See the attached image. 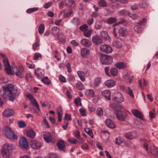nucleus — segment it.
I'll return each instance as SVG.
<instances>
[{"label":"nucleus","mask_w":158,"mask_h":158,"mask_svg":"<svg viewBox=\"0 0 158 158\" xmlns=\"http://www.w3.org/2000/svg\"><path fill=\"white\" fill-rule=\"evenodd\" d=\"M3 62L4 64L5 71L8 74H11L12 73V71L7 58H4L3 60Z\"/></svg>","instance_id":"6e6552de"},{"label":"nucleus","mask_w":158,"mask_h":158,"mask_svg":"<svg viewBox=\"0 0 158 158\" xmlns=\"http://www.w3.org/2000/svg\"><path fill=\"white\" fill-rule=\"evenodd\" d=\"M102 82L101 78L98 77L96 78L94 80L93 85L95 87H98Z\"/></svg>","instance_id":"bb28decb"},{"label":"nucleus","mask_w":158,"mask_h":158,"mask_svg":"<svg viewBox=\"0 0 158 158\" xmlns=\"http://www.w3.org/2000/svg\"><path fill=\"white\" fill-rule=\"evenodd\" d=\"M138 82L139 86L142 89H143V86H146L148 85L147 81L144 78L140 79Z\"/></svg>","instance_id":"412c9836"},{"label":"nucleus","mask_w":158,"mask_h":158,"mask_svg":"<svg viewBox=\"0 0 158 158\" xmlns=\"http://www.w3.org/2000/svg\"><path fill=\"white\" fill-rule=\"evenodd\" d=\"M80 42L83 46L88 48L89 47L92 45L91 41L86 39H82Z\"/></svg>","instance_id":"dca6fc26"},{"label":"nucleus","mask_w":158,"mask_h":158,"mask_svg":"<svg viewBox=\"0 0 158 158\" xmlns=\"http://www.w3.org/2000/svg\"><path fill=\"white\" fill-rule=\"evenodd\" d=\"M79 110L82 116H85L86 115V111L83 108H81Z\"/></svg>","instance_id":"e2e57ef3"},{"label":"nucleus","mask_w":158,"mask_h":158,"mask_svg":"<svg viewBox=\"0 0 158 158\" xmlns=\"http://www.w3.org/2000/svg\"><path fill=\"white\" fill-rule=\"evenodd\" d=\"M3 131L6 137L11 140H14L17 139V136L14 133L11 129L8 127H5Z\"/></svg>","instance_id":"20e7f679"},{"label":"nucleus","mask_w":158,"mask_h":158,"mask_svg":"<svg viewBox=\"0 0 158 158\" xmlns=\"http://www.w3.org/2000/svg\"><path fill=\"white\" fill-rule=\"evenodd\" d=\"M65 3L66 6L68 7H74L75 6L74 1L73 0H65Z\"/></svg>","instance_id":"a878e982"},{"label":"nucleus","mask_w":158,"mask_h":158,"mask_svg":"<svg viewBox=\"0 0 158 158\" xmlns=\"http://www.w3.org/2000/svg\"><path fill=\"white\" fill-rule=\"evenodd\" d=\"M85 131L88 135L90 136L92 138H94V135L92 131L89 128L85 129Z\"/></svg>","instance_id":"bf43d9fd"},{"label":"nucleus","mask_w":158,"mask_h":158,"mask_svg":"<svg viewBox=\"0 0 158 158\" xmlns=\"http://www.w3.org/2000/svg\"><path fill=\"white\" fill-rule=\"evenodd\" d=\"M117 21V19L115 17H110L106 20V22L109 24H112Z\"/></svg>","instance_id":"4c0bfd02"},{"label":"nucleus","mask_w":158,"mask_h":158,"mask_svg":"<svg viewBox=\"0 0 158 158\" xmlns=\"http://www.w3.org/2000/svg\"><path fill=\"white\" fill-rule=\"evenodd\" d=\"M118 14L121 16H125L127 15L130 16L131 13L128 11L126 10H123L119 11L118 12Z\"/></svg>","instance_id":"cd10ccee"},{"label":"nucleus","mask_w":158,"mask_h":158,"mask_svg":"<svg viewBox=\"0 0 158 158\" xmlns=\"http://www.w3.org/2000/svg\"><path fill=\"white\" fill-rule=\"evenodd\" d=\"M110 73L111 75L115 76L117 74L118 70L115 68H112L110 70Z\"/></svg>","instance_id":"79ce46f5"},{"label":"nucleus","mask_w":158,"mask_h":158,"mask_svg":"<svg viewBox=\"0 0 158 158\" xmlns=\"http://www.w3.org/2000/svg\"><path fill=\"white\" fill-rule=\"evenodd\" d=\"M60 29L57 27H54L51 29V34L55 36L57 35L59 33Z\"/></svg>","instance_id":"c85d7f7f"},{"label":"nucleus","mask_w":158,"mask_h":158,"mask_svg":"<svg viewBox=\"0 0 158 158\" xmlns=\"http://www.w3.org/2000/svg\"><path fill=\"white\" fill-rule=\"evenodd\" d=\"M74 102L76 105L77 106H78L79 105H81V99L79 97L75 99L74 100Z\"/></svg>","instance_id":"5fc2aeb1"},{"label":"nucleus","mask_w":158,"mask_h":158,"mask_svg":"<svg viewBox=\"0 0 158 158\" xmlns=\"http://www.w3.org/2000/svg\"><path fill=\"white\" fill-rule=\"evenodd\" d=\"M142 140L144 142L143 144V147L145 148L146 150H148V141L145 139H142Z\"/></svg>","instance_id":"6e6d98bb"},{"label":"nucleus","mask_w":158,"mask_h":158,"mask_svg":"<svg viewBox=\"0 0 158 158\" xmlns=\"http://www.w3.org/2000/svg\"><path fill=\"white\" fill-rule=\"evenodd\" d=\"M122 109V106L120 105H116L115 108L116 110V115L117 118L120 121H124L127 117V114L121 110Z\"/></svg>","instance_id":"7ed1b4c3"},{"label":"nucleus","mask_w":158,"mask_h":158,"mask_svg":"<svg viewBox=\"0 0 158 158\" xmlns=\"http://www.w3.org/2000/svg\"><path fill=\"white\" fill-rule=\"evenodd\" d=\"M102 23L100 21H97L96 22L95 25V28L96 29H100L102 27Z\"/></svg>","instance_id":"09e8293b"},{"label":"nucleus","mask_w":158,"mask_h":158,"mask_svg":"<svg viewBox=\"0 0 158 158\" xmlns=\"http://www.w3.org/2000/svg\"><path fill=\"white\" fill-rule=\"evenodd\" d=\"M35 133L32 130H30L27 131V135L28 137L31 138H34L35 136Z\"/></svg>","instance_id":"c756f323"},{"label":"nucleus","mask_w":158,"mask_h":158,"mask_svg":"<svg viewBox=\"0 0 158 158\" xmlns=\"http://www.w3.org/2000/svg\"><path fill=\"white\" fill-rule=\"evenodd\" d=\"M147 19L144 18L142 20L139 22L138 24L140 26H144L146 23Z\"/></svg>","instance_id":"774afa93"},{"label":"nucleus","mask_w":158,"mask_h":158,"mask_svg":"<svg viewBox=\"0 0 158 158\" xmlns=\"http://www.w3.org/2000/svg\"><path fill=\"white\" fill-rule=\"evenodd\" d=\"M103 96L108 100L110 99L111 94L110 91L108 90H105L102 92Z\"/></svg>","instance_id":"393cba45"},{"label":"nucleus","mask_w":158,"mask_h":158,"mask_svg":"<svg viewBox=\"0 0 158 158\" xmlns=\"http://www.w3.org/2000/svg\"><path fill=\"white\" fill-rule=\"evenodd\" d=\"M35 75L37 77L40 79L41 78L44 74L43 70L40 69H37L35 70Z\"/></svg>","instance_id":"f3484780"},{"label":"nucleus","mask_w":158,"mask_h":158,"mask_svg":"<svg viewBox=\"0 0 158 158\" xmlns=\"http://www.w3.org/2000/svg\"><path fill=\"white\" fill-rule=\"evenodd\" d=\"M19 145L22 149H27L28 145L27 139L23 137L21 138L20 140Z\"/></svg>","instance_id":"9b49d317"},{"label":"nucleus","mask_w":158,"mask_h":158,"mask_svg":"<svg viewBox=\"0 0 158 158\" xmlns=\"http://www.w3.org/2000/svg\"><path fill=\"white\" fill-rule=\"evenodd\" d=\"M150 152L152 154L154 155L158 156V151L156 148L154 146L151 147Z\"/></svg>","instance_id":"c9c22d12"},{"label":"nucleus","mask_w":158,"mask_h":158,"mask_svg":"<svg viewBox=\"0 0 158 158\" xmlns=\"http://www.w3.org/2000/svg\"><path fill=\"white\" fill-rule=\"evenodd\" d=\"M118 33L121 36L124 37L128 33V31L125 28H120L118 30Z\"/></svg>","instance_id":"5701e85b"},{"label":"nucleus","mask_w":158,"mask_h":158,"mask_svg":"<svg viewBox=\"0 0 158 158\" xmlns=\"http://www.w3.org/2000/svg\"><path fill=\"white\" fill-rule=\"evenodd\" d=\"M115 67L119 69H122L125 68L126 66V64L121 62H119L114 64Z\"/></svg>","instance_id":"b1692460"},{"label":"nucleus","mask_w":158,"mask_h":158,"mask_svg":"<svg viewBox=\"0 0 158 158\" xmlns=\"http://www.w3.org/2000/svg\"><path fill=\"white\" fill-rule=\"evenodd\" d=\"M77 73L78 77L82 81H85V74L84 72L81 71H78Z\"/></svg>","instance_id":"72a5a7b5"},{"label":"nucleus","mask_w":158,"mask_h":158,"mask_svg":"<svg viewBox=\"0 0 158 158\" xmlns=\"http://www.w3.org/2000/svg\"><path fill=\"white\" fill-rule=\"evenodd\" d=\"M134 29L135 31L138 33H140L142 30V28L138 25L135 26Z\"/></svg>","instance_id":"a18cd8bd"},{"label":"nucleus","mask_w":158,"mask_h":158,"mask_svg":"<svg viewBox=\"0 0 158 158\" xmlns=\"http://www.w3.org/2000/svg\"><path fill=\"white\" fill-rule=\"evenodd\" d=\"M100 49L101 51L107 53H110L113 51L111 47L110 46L107 44L101 45L100 47Z\"/></svg>","instance_id":"1a4fd4ad"},{"label":"nucleus","mask_w":158,"mask_h":158,"mask_svg":"<svg viewBox=\"0 0 158 158\" xmlns=\"http://www.w3.org/2000/svg\"><path fill=\"white\" fill-rule=\"evenodd\" d=\"M98 4L99 6L101 7H106L108 5L105 0H100L98 2Z\"/></svg>","instance_id":"a19ab883"},{"label":"nucleus","mask_w":158,"mask_h":158,"mask_svg":"<svg viewBox=\"0 0 158 158\" xmlns=\"http://www.w3.org/2000/svg\"><path fill=\"white\" fill-rule=\"evenodd\" d=\"M105 123L106 125L109 127L114 128L115 127V125L114 123L110 119H106Z\"/></svg>","instance_id":"aec40b11"},{"label":"nucleus","mask_w":158,"mask_h":158,"mask_svg":"<svg viewBox=\"0 0 158 158\" xmlns=\"http://www.w3.org/2000/svg\"><path fill=\"white\" fill-rule=\"evenodd\" d=\"M148 4L145 0H141L139 3V6L142 8H146L148 6Z\"/></svg>","instance_id":"e433bc0d"},{"label":"nucleus","mask_w":158,"mask_h":158,"mask_svg":"<svg viewBox=\"0 0 158 158\" xmlns=\"http://www.w3.org/2000/svg\"><path fill=\"white\" fill-rule=\"evenodd\" d=\"M44 25L43 24H41L38 27L39 33L40 34H42L44 32Z\"/></svg>","instance_id":"37998d69"},{"label":"nucleus","mask_w":158,"mask_h":158,"mask_svg":"<svg viewBox=\"0 0 158 158\" xmlns=\"http://www.w3.org/2000/svg\"><path fill=\"white\" fill-rule=\"evenodd\" d=\"M101 36L103 38L106 39V40H108V38H109L108 36L107 33L105 31H102L101 33Z\"/></svg>","instance_id":"4d7b16f0"},{"label":"nucleus","mask_w":158,"mask_h":158,"mask_svg":"<svg viewBox=\"0 0 158 158\" xmlns=\"http://www.w3.org/2000/svg\"><path fill=\"white\" fill-rule=\"evenodd\" d=\"M18 124L20 128H24L26 126V124L24 121H20L19 122Z\"/></svg>","instance_id":"864d4df0"},{"label":"nucleus","mask_w":158,"mask_h":158,"mask_svg":"<svg viewBox=\"0 0 158 158\" xmlns=\"http://www.w3.org/2000/svg\"><path fill=\"white\" fill-rule=\"evenodd\" d=\"M123 77L124 79L128 81L129 83H131L134 78L133 75H131L128 74L124 75Z\"/></svg>","instance_id":"7c9ffc66"},{"label":"nucleus","mask_w":158,"mask_h":158,"mask_svg":"<svg viewBox=\"0 0 158 158\" xmlns=\"http://www.w3.org/2000/svg\"><path fill=\"white\" fill-rule=\"evenodd\" d=\"M42 81L45 84L49 85L50 83V81L47 77H45L42 79Z\"/></svg>","instance_id":"603ef678"},{"label":"nucleus","mask_w":158,"mask_h":158,"mask_svg":"<svg viewBox=\"0 0 158 158\" xmlns=\"http://www.w3.org/2000/svg\"><path fill=\"white\" fill-rule=\"evenodd\" d=\"M76 88L79 90H82L84 89V85L80 82L78 81L76 85Z\"/></svg>","instance_id":"ea45409f"},{"label":"nucleus","mask_w":158,"mask_h":158,"mask_svg":"<svg viewBox=\"0 0 158 158\" xmlns=\"http://www.w3.org/2000/svg\"><path fill=\"white\" fill-rule=\"evenodd\" d=\"M123 142V140L120 137H118L115 139V143L119 145Z\"/></svg>","instance_id":"0e129e2a"},{"label":"nucleus","mask_w":158,"mask_h":158,"mask_svg":"<svg viewBox=\"0 0 158 158\" xmlns=\"http://www.w3.org/2000/svg\"><path fill=\"white\" fill-rule=\"evenodd\" d=\"M71 21L73 23L77 26H78L79 24L80 21L77 18H74Z\"/></svg>","instance_id":"8fccbe9b"},{"label":"nucleus","mask_w":158,"mask_h":158,"mask_svg":"<svg viewBox=\"0 0 158 158\" xmlns=\"http://www.w3.org/2000/svg\"><path fill=\"white\" fill-rule=\"evenodd\" d=\"M42 135L43 136L44 140L46 143H49L52 141V137L49 133L44 132L42 133Z\"/></svg>","instance_id":"9d476101"},{"label":"nucleus","mask_w":158,"mask_h":158,"mask_svg":"<svg viewBox=\"0 0 158 158\" xmlns=\"http://www.w3.org/2000/svg\"><path fill=\"white\" fill-rule=\"evenodd\" d=\"M127 92L131 97L134 98V96L132 90L130 87H128V89L127 90Z\"/></svg>","instance_id":"680f3d73"},{"label":"nucleus","mask_w":158,"mask_h":158,"mask_svg":"<svg viewBox=\"0 0 158 158\" xmlns=\"http://www.w3.org/2000/svg\"><path fill=\"white\" fill-rule=\"evenodd\" d=\"M15 114L14 110L12 109H7L5 110L3 112V115L5 117H10Z\"/></svg>","instance_id":"f8f14e48"},{"label":"nucleus","mask_w":158,"mask_h":158,"mask_svg":"<svg viewBox=\"0 0 158 158\" xmlns=\"http://www.w3.org/2000/svg\"><path fill=\"white\" fill-rule=\"evenodd\" d=\"M96 114L98 116H101L103 114L102 109L101 108H98L96 111Z\"/></svg>","instance_id":"c03bdc74"},{"label":"nucleus","mask_w":158,"mask_h":158,"mask_svg":"<svg viewBox=\"0 0 158 158\" xmlns=\"http://www.w3.org/2000/svg\"><path fill=\"white\" fill-rule=\"evenodd\" d=\"M113 45L117 48H121L122 46V41L120 39L114 40L113 41Z\"/></svg>","instance_id":"a211bd4d"},{"label":"nucleus","mask_w":158,"mask_h":158,"mask_svg":"<svg viewBox=\"0 0 158 158\" xmlns=\"http://www.w3.org/2000/svg\"><path fill=\"white\" fill-rule=\"evenodd\" d=\"M132 113L134 116L140 119H142L143 116L141 113L137 110H132Z\"/></svg>","instance_id":"6ab92c4d"},{"label":"nucleus","mask_w":158,"mask_h":158,"mask_svg":"<svg viewBox=\"0 0 158 158\" xmlns=\"http://www.w3.org/2000/svg\"><path fill=\"white\" fill-rule=\"evenodd\" d=\"M38 10V8L34 7L33 8L27 9L26 10V12L27 13H31L35 11H37Z\"/></svg>","instance_id":"49530a36"},{"label":"nucleus","mask_w":158,"mask_h":158,"mask_svg":"<svg viewBox=\"0 0 158 158\" xmlns=\"http://www.w3.org/2000/svg\"><path fill=\"white\" fill-rule=\"evenodd\" d=\"M112 98L114 100L119 103L122 102L123 100L122 94L119 92H114L112 95Z\"/></svg>","instance_id":"0eeeda50"},{"label":"nucleus","mask_w":158,"mask_h":158,"mask_svg":"<svg viewBox=\"0 0 158 158\" xmlns=\"http://www.w3.org/2000/svg\"><path fill=\"white\" fill-rule=\"evenodd\" d=\"M85 94L87 96L91 97H94L95 93L93 89H88L86 91Z\"/></svg>","instance_id":"473e14b6"},{"label":"nucleus","mask_w":158,"mask_h":158,"mask_svg":"<svg viewBox=\"0 0 158 158\" xmlns=\"http://www.w3.org/2000/svg\"><path fill=\"white\" fill-rule=\"evenodd\" d=\"M81 54L83 57H86L89 53V51L85 48H83L81 50Z\"/></svg>","instance_id":"2f4dec72"},{"label":"nucleus","mask_w":158,"mask_h":158,"mask_svg":"<svg viewBox=\"0 0 158 158\" xmlns=\"http://www.w3.org/2000/svg\"><path fill=\"white\" fill-rule=\"evenodd\" d=\"M111 6L112 9H114L120 6V5L118 2H113Z\"/></svg>","instance_id":"de8ad7c7"},{"label":"nucleus","mask_w":158,"mask_h":158,"mask_svg":"<svg viewBox=\"0 0 158 158\" xmlns=\"http://www.w3.org/2000/svg\"><path fill=\"white\" fill-rule=\"evenodd\" d=\"M12 70L13 73L17 76L21 78L23 77L25 71L22 65L19 66L18 68L12 66Z\"/></svg>","instance_id":"39448f33"},{"label":"nucleus","mask_w":158,"mask_h":158,"mask_svg":"<svg viewBox=\"0 0 158 158\" xmlns=\"http://www.w3.org/2000/svg\"><path fill=\"white\" fill-rule=\"evenodd\" d=\"M2 88L4 94L8 96V100L11 102H13L20 93V90L12 84H9Z\"/></svg>","instance_id":"f257e3e1"},{"label":"nucleus","mask_w":158,"mask_h":158,"mask_svg":"<svg viewBox=\"0 0 158 158\" xmlns=\"http://www.w3.org/2000/svg\"><path fill=\"white\" fill-rule=\"evenodd\" d=\"M92 42L95 44L98 45L102 43V38L99 36L95 35L92 37Z\"/></svg>","instance_id":"ddd939ff"},{"label":"nucleus","mask_w":158,"mask_h":158,"mask_svg":"<svg viewBox=\"0 0 158 158\" xmlns=\"http://www.w3.org/2000/svg\"><path fill=\"white\" fill-rule=\"evenodd\" d=\"M134 132H128L125 135V136L128 139H132L136 137L134 135Z\"/></svg>","instance_id":"f704fd0d"},{"label":"nucleus","mask_w":158,"mask_h":158,"mask_svg":"<svg viewBox=\"0 0 158 158\" xmlns=\"http://www.w3.org/2000/svg\"><path fill=\"white\" fill-rule=\"evenodd\" d=\"M2 153L5 158H10L11 154V150L14 148V146L11 144L7 143L2 146Z\"/></svg>","instance_id":"f03ea898"},{"label":"nucleus","mask_w":158,"mask_h":158,"mask_svg":"<svg viewBox=\"0 0 158 158\" xmlns=\"http://www.w3.org/2000/svg\"><path fill=\"white\" fill-rule=\"evenodd\" d=\"M31 145L32 148L36 149H40L41 146V143L35 140L31 141Z\"/></svg>","instance_id":"4468645a"},{"label":"nucleus","mask_w":158,"mask_h":158,"mask_svg":"<svg viewBox=\"0 0 158 158\" xmlns=\"http://www.w3.org/2000/svg\"><path fill=\"white\" fill-rule=\"evenodd\" d=\"M39 40H37V42L35 43L33 45V48L34 50H35L36 47L39 45Z\"/></svg>","instance_id":"338daca9"},{"label":"nucleus","mask_w":158,"mask_h":158,"mask_svg":"<svg viewBox=\"0 0 158 158\" xmlns=\"http://www.w3.org/2000/svg\"><path fill=\"white\" fill-rule=\"evenodd\" d=\"M92 32V31L89 30L87 31H85L84 32L83 34L85 37L89 38Z\"/></svg>","instance_id":"13d9d810"},{"label":"nucleus","mask_w":158,"mask_h":158,"mask_svg":"<svg viewBox=\"0 0 158 158\" xmlns=\"http://www.w3.org/2000/svg\"><path fill=\"white\" fill-rule=\"evenodd\" d=\"M101 61L103 64L108 65L112 62L113 59L111 56L104 55L101 57Z\"/></svg>","instance_id":"423d86ee"},{"label":"nucleus","mask_w":158,"mask_h":158,"mask_svg":"<svg viewBox=\"0 0 158 158\" xmlns=\"http://www.w3.org/2000/svg\"><path fill=\"white\" fill-rule=\"evenodd\" d=\"M32 104L34 106H35L39 111H40L39 105L36 101V100L34 98L31 100Z\"/></svg>","instance_id":"58836bf2"},{"label":"nucleus","mask_w":158,"mask_h":158,"mask_svg":"<svg viewBox=\"0 0 158 158\" xmlns=\"http://www.w3.org/2000/svg\"><path fill=\"white\" fill-rule=\"evenodd\" d=\"M59 149L62 151L64 152L66 148L64 142L62 140H59L57 143Z\"/></svg>","instance_id":"2eb2a0df"},{"label":"nucleus","mask_w":158,"mask_h":158,"mask_svg":"<svg viewBox=\"0 0 158 158\" xmlns=\"http://www.w3.org/2000/svg\"><path fill=\"white\" fill-rule=\"evenodd\" d=\"M57 38L60 41L62 42H64L65 41V39L64 36L60 34H58L57 35Z\"/></svg>","instance_id":"69168bd1"},{"label":"nucleus","mask_w":158,"mask_h":158,"mask_svg":"<svg viewBox=\"0 0 158 158\" xmlns=\"http://www.w3.org/2000/svg\"><path fill=\"white\" fill-rule=\"evenodd\" d=\"M105 83L106 85L109 88L113 87L116 84L115 81L113 80H108L105 82Z\"/></svg>","instance_id":"4be33fe9"},{"label":"nucleus","mask_w":158,"mask_h":158,"mask_svg":"<svg viewBox=\"0 0 158 158\" xmlns=\"http://www.w3.org/2000/svg\"><path fill=\"white\" fill-rule=\"evenodd\" d=\"M88 27V26L86 24H85L80 27V30L82 31L85 32L87 30Z\"/></svg>","instance_id":"052dcab7"},{"label":"nucleus","mask_w":158,"mask_h":158,"mask_svg":"<svg viewBox=\"0 0 158 158\" xmlns=\"http://www.w3.org/2000/svg\"><path fill=\"white\" fill-rule=\"evenodd\" d=\"M73 11L71 9H69L68 11L66 13H64V17L65 18L69 17L72 14Z\"/></svg>","instance_id":"3c124183"}]
</instances>
